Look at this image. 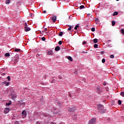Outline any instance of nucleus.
Here are the masks:
<instances>
[{
    "mask_svg": "<svg viewBox=\"0 0 124 124\" xmlns=\"http://www.w3.org/2000/svg\"><path fill=\"white\" fill-rule=\"evenodd\" d=\"M76 110V108H71L68 109V110L70 112H74Z\"/></svg>",
    "mask_w": 124,
    "mask_h": 124,
    "instance_id": "0eeeda50",
    "label": "nucleus"
},
{
    "mask_svg": "<svg viewBox=\"0 0 124 124\" xmlns=\"http://www.w3.org/2000/svg\"><path fill=\"white\" fill-rule=\"evenodd\" d=\"M15 52H20V51H21V49L19 48H15Z\"/></svg>",
    "mask_w": 124,
    "mask_h": 124,
    "instance_id": "6ab92c4d",
    "label": "nucleus"
},
{
    "mask_svg": "<svg viewBox=\"0 0 124 124\" xmlns=\"http://www.w3.org/2000/svg\"><path fill=\"white\" fill-rule=\"evenodd\" d=\"M115 24H116V22H115V21H112V26H115Z\"/></svg>",
    "mask_w": 124,
    "mask_h": 124,
    "instance_id": "bb28decb",
    "label": "nucleus"
},
{
    "mask_svg": "<svg viewBox=\"0 0 124 124\" xmlns=\"http://www.w3.org/2000/svg\"><path fill=\"white\" fill-rule=\"evenodd\" d=\"M121 33H122V34H123V35H124V29L121 30Z\"/></svg>",
    "mask_w": 124,
    "mask_h": 124,
    "instance_id": "b1692460",
    "label": "nucleus"
},
{
    "mask_svg": "<svg viewBox=\"0 0 124 124\" xmlns=\"http://www.w3.org/2000/svg\"><path fill=\"white\" fill-rule=\"evenodd\" d=\"M103 85H104V86H106V82H104V83H103Z\"/></svg>",
    "mask_w": 124,
    "mask_h": 124,
    "instance_id": "a19ab883",
    "label": "nucleus"
},
{
    "mask_svg": "<svg viewBox=\"0 0 124 124\" xmlns=\"http://www.w3.org/2000/svg\"><path fill=\"white\" fill-rule=\"evenodd\" d=\"M95 122H96L95 119L93 118L92 119L89 121V123L88 124H95Z\"/></svg>",
    "mask_w": 124,
    "mask_h": 124,
    "instance_id": "7ed1b4c3",
    "label": "nucleus"
},
{
    "mask_svg": "<svg viewBox=\"0 0 124 124\" xmlns=\"http://www.w3.org/2000/svg\"><path fill=\"white\" fill-rule=\"evenodd\" d=\"M7 79H8V81L9 82H10V81H11V79H10V76H8L7 78Z\"/></svg>",
    "mask_w": 124,
    "mask_h": 124,
    "instance_id": "7c9ffc66",
    "label": "nucleus"
},
{
    "mask_svg": "<svg viewBox=\"0 0 124 124\" xmlns=\"http://www.w3.org/2000/svg\"><path fill=\"white\" fill-rule=\"evenodd\" d=\"M25 27H28V24L27 23V22L25 23Z\"/></svg>",
    "mask_w": 124,
    "mask_h": 124,
    "instance_id": "58836bf2",
    "label": "nucleus"
},
{
    "mask_svg": "<svg viewBox=\"0 0 124 124\" xmlns=\"http://www.w3.org/2000/svg\"><path fill=\"white\" fill-rule=\"evenodd\" d=\"M11 103H12L11 101H10L9 103H7L6 104V106H9L11 105Z\"/></svg>",
    "mask_w": 124,
    "mask_h": 124,
    "instance_id": "aec40b11",
    "label": "nucleus"
},
{
    "mask_svg": "<svg viewBox=\"0 0 124 124\" xmlns=\"http://www.w3.org/2000/svg\"><path fill=\"white\" fill-rule=\"evenodd\" d=\"M100 54H101L102 55H103V54H104V52L101 51Z\"/></svg>",
    "mask_w": 124,
    "mask_h": 124,
    "instance_id": "ea45409f",
    "label": "nucleus"
},
{
    "mask_svg": "<svg viewBox=\"0 0 124 124\" xmlns=\"http://www.w3.org/2000/svg\"><path fill=\"white\" fill-rule=\"evenodd\" d=\"M47 55H48V56H52L54 55V52H53L52 50H48Z\"/></svg>",
    "mask_w": 124,
    "mask_h": 124,
    "instance_id": "423d86ee",
    "label": "nucleus"
},
{
    "mask_svg": "<svg viewBox=\"0 0 124 124\" xmlns=\"http://www.w3.org/2000/svg\"><path fill=\"white\" fill-rule=\"evenodd\" d=\"M69 28H68V31H71V29H72V28H71V26H70V25H69Z\"/></svg>",
    "mask_w": 124,
    "mask_h": 124,
    "instance_id": "2f4dec72",
    "label": "nucleus"
},
{
    "mask_svg": "<svg viewBox=\"0 0 124 124\" xmlns=\"http://www.w3.org/2000/svg\"><path fill=\"white\" fill-rule=\"evenodd\" d=\"M93 42L94 43H97L98 42V40L97 39L95 38L93 39Z\"/></svg>",
    "mask_w": 124,
    "mask_h": 124,
    "instance_id": "412c9836",
    "label": "nucleus"
},
{
    "mask_svg": "<svg viewBox=\"0 0 124 124\" xmlns=\"http://www.w3.org/2000/svg\"><path fill=\"white\" fill-rule=\"evenodd\" d=\"M118 104H119V105H122V101L119 100H118Z\"/></svg>",
    "mask_w": 124,
    "mask_h": 124,
    "instance_id": "c756f323",
    "label": "nucleus"
},
{
    "mask_svg": "<svg viewBox=\"0 0 124 124\" xmlns=\"http://www.w3.org/2000/svg\"><path fill=\"white\" fill-rule=\"evenodd\" d=\"M58 43L60 45H62V41H60Z\"/></svg>",
    "mask_w": 124,
    "mask_h": 124,
    "instance_id": "72a5a7b5",
    "label": "nucleus"
},
{
    "mask_svg": "<svg viewBox=\"0 0 124 124\" xmlns=\"http://www.w3.org/2000/svg\"><path fill=\"white\" fill-rule=\"evenodd\" d=\"M9 111H10V109L8 108H6L4 109V114H7L9 112Z\"/></svg>",
    "mask_w": 124,
    "mask_h": 124,
    "instance_id": "39448f33",
    "label": "nucleus"
},
{
    "mask_svg": "<svg viewBox=\"0 0 124 124\" xmlns=\"http://www.w3.org/2000/svg\"><path fill=\"white\" fill-rule=\"evenodd\" d=\"M69 95L70 97H72V96L71 95V94H69Z\"/></svg>",
    "mask_w": 124,
    "mask_h": 124,
    "instance_id": "a18cd8bd",
    "label": "nucleus"
},
{
    "mask_svg": "<svg viewBox=\"0 0 124 124\" xmlns=\"http://www.w3.org/2000/svg\"><path fill=\"white\" fill-rule=\"evenodd\" d=\"M98 44H95L94 45V48H98Z\"/></svg>",
    "mask_w": 124,
    "mask_h": 124,
    "instance_id": "c85d7f7f",
    "label": "nucleus"
},
{
    "mask_svg": "<svg viewBox=\"0 0 124 124\" xmlns=\"http://www.w3.org/2000/svg\"><path fill=\"white\" fill-rule=\"evenodd\" d=\"M119 13L118 12H114L113 14V16H116V15H118Z\"/></svg>",
    "mask_w": 124,
    "mask_h": 124,
    "instance_id": "a211bd4d",
    "label": "nucleus"
},
{
    "mask_svg": "<svg viewBox=\"0 0 124 124\" xmlns=\"http://www.w3.org/2000/svg\"><path fill=\"white\" fill-rule=\"evenodd\" d=\"M71 26V29L74 28V26L72 25V26Z\"/></svg>",
    "mask_w": 124,
    "mask_h": 124,
    "instance_id": "49530a36",
    "label": "nucleus"
},
{
    "mask_svg": "<svg viewBox=\"0 0 124 124\" xmlns=\"http://www.w3.org/2000/svg\"><path fill=\"white\" fill-rule=\"evenodd\" d=\"M59 79H60V80H62V77L61 76L59 77Z\"/></svg>",
    "mask_w": 124,
    "mask_h": 124,
    "instance_id": "c9c22d12",
    "label": "nucleus"
},
{
    "mask_svg": "<svg viewBox=\"0 0 124 124\" xmlns=\"http://www.w3.org/2000/svg\"><path fill=\"white\" fill-rule=\"evenodd\" d=\"M85 8V6L82 5L79 6V9H84Z\"/></svg>",
    "mask_w": 124,
    "mask_h": 124,
    "instance_id": "f3484780",
    "label": "nucleus"
},
{
    "mask_svg": "<svg viewBox=\"0 0 124 124\" xmlns=\"http://www.w3.org/2000/svg\"><path fill=\"white\" fill-rule=\"evenodd\" d=\"M37 56H38V54H37Z\"/></svg>",
    "mask_w": 124,
    "mask_h": 124,
    "instance_id": "5fc2aeb1",
    "label": "nucleus"
},
{
    "mask_svg": "<svg viewBox=\"0 0 124 124\" xmlns=\"http://www.w3.org/2000/svg\"><path fill=\"white\" fill-rule=\"evenodd\" d=\"M3 83L5 85V86H9V84H10V83L7 82V81H4Z\"/></svg>",
    "mask_w": 124,
    "mask_h": 124,
    "instance_id": "4468645a",
    "label": "nucleus"
},
{
    "mask_svg": "<svg viewBox=\"0 0 124 124\" xmlns=\"http://www.w3.org/2000/svg\"><path fill=\"white\" fill-rule=\"evenodd\" d=\"M96 91L98 93H101V91L100 90V88H99V87H97Z\"/></svg>",
    "mask_w": 124,
    "mask_h": 124,
    "instance_id": "f8f14e48",
    "label": "nucleus"
},
{
    "mask_svg": "<svg viewBox=\"0 0 124 124\" xmlns=\"http://www.w3.org/2000/svg\"><path fill=\"white\" fill-rule=\"evenodd\" d=\"M5 57H10V53H5Z\"/></svg>",
    "mask_w": 124,
    "mask_h": 124,
    "instance_id": "dca6fc26",
    "label": "nucleus"
},
{
    "mask_svg": "<svg viewBox=\"0 0 124 124\" xmlns=\"http://www.w3.org/2000/svg\"><path fill=\"white\" fill-rule=\"evenodd\" d=\"M45 31H47V28L45 29Z\"/></svg>",
    "mask_w": 124,
    "mask_h": 124,
    "instance_id": "c03bdc74",
    "label": "nucleus"
},
{
    "mask_svg": "<svg viewBox=\"0 0 124 124\" xmlns=\"http://www.w3.org/2000/svg\"><path fill=\"white\" fill-rule=\"evenodd\" d=\"M102 62H103V63H104V62H105V59H103L102 60Z\"/></svg>",
    "mask_w": 124,
    "mask_h": 124,
    "instance_id": "f704fd0d",
    "label": "nucleus"
},
{
    "mask_svg": "<svg viewBox=\"0 0 124 124\" xmlns=\"http://www.w3.org/2000/svg\"><path fill=\"white\" fill-rule=\"evenodd\" d=\"M22 105H23V106L25 107L26 105V104L25 103V102H23V104Z\"/></svg>",
    "mask_w": 124,
    "mask_h": 124,
    "instance_id": "4c0bfd02",
    "label": "nucleus"
},
{
    "mask_svg": "<svg viewBox=\"0 0 124 124\" xmlns=\"http://www.w3.org/2000/svg\"><path fill=\"white\" fill-rule=\"evenodd\" d=\"M19 61V58L16 57L14 60V63H17V62Z\"/></svg>",
    "mask_w": 124,
    "mask_h": 124,
    "instance_id": "9d476101",
    "label": "nucleus"
},
{
    "mask_svg": "<svg viewBox=\"0 0 124 124\" xmlns=\"http://www.w3.org/2000/svg\"><path fill=\"white\" fill-rule=\"evenodd\" d=\"M41 39H42V41H45V40H46V38L44 37H42Z\"/></svg>",
    "mask_w": 124,
    "mask_h": 124,
    "instance_id": "cd10ccee",
    "label": "nucleus"
},
{
    "mask_svg": "<svg viewBox=\"0 0 124 124\" xmlns=\"http://www.w3.org/2000/svg\"><path fill=\"white\" fill-rule=\"evenodd\" d=\"M83 44H86V42L85 41L83 42Z\"/></svg>",
    "mask_w": 124,
    "mask_h": 124,
    "instance_id": "de8ad7c7",
    "label": "nucleus"
},
{
    "mask_svg": "<svg viewBox=\"0 0 124 124\" xmlns=\"http://www.w3.org/2000/svg\"><path fill=\"white\" fill-rule=\"evenodd\" d=\"M120 95H121V96H123V97H124V92H122L120 93Z\"/></svg>",
    "mask_w": 124,
    "mask_h": 124,
    "instance_id": "5701e85b",
    "label": "nucleus"
},
{
    "mask_svg": "<svg viewBox=\"0 0 124 124\" xmlns=\"http://www.w3.org/2000/svg\"><path fill=\"white\" fill-rule=\"evenodd\" d=\"M21 116L23 119H25L27 117V111L23 110L21 113Z\"/></svg>",
    "mask_w": 124,
    "mask_h": 124,
    "instance_id": "f03ea898",
    "label": "nucleus"
},
{
    "mask_svg": "<svg viewBox=\"0 0 124 124\" xmlns=\"http://www.w3.org/2000/svg\"><path fill=\"white\" fill-rule=\"evenodd\" d=\"M78 28H79V24H77L76 27H75V30H76L77 31V29H78Z\"/></svg>",
    "mask_w": 124,
    "mask_h": 124,
    "instance_id": "4be33fe9",
    "label": "nucleus"
},
{
    "mask_svg": "<svg viewBox=\"0 0 124 124\" xmlns=\"http://www.w3.org/2000/svg\"><path fill=\"white\" fill-rule=\"evenodd\" d=\"M67 59L69 61H70V62H72L73 61V59H72V57H71V56L68 57Z\"/></svg>",
    "mask_w": 124,
    "mask_h": 124,
    "instance_id": "ddd939ff",
    "label": "nucleus"
},
{
    "mask_svg": "<svg viewBox=\"0 0 124 124\" xmlns=\"http://www.w3.org/2000/svg\"><path fill=\"white\" fill-rule=\"evenodd\" d=\"M97 107L98 108V110L99 111L100 113L102 114H104V113H105L106 109L104 108V106H103L102 105H97Z\"/></svg>",
    "mask_w": 124,
    "mask_h": 124,
    "instance_id": "f257e3e1",
    "label": "nucleus"
},
{
    "mask_svg": "<svg viewBox=\"0 0 124 124\" xmlns=\"http://www.w3.org/2000/svg\"><path fill=\"white\" fill-rule=\"evenodd\" d=\"M109 57L110 59H114V58L115 57V56L113 54L111 55Z\"/></svg>",
    "mask_w": 124,
    "mask_h": 124,
    "instance_id": "a878e982",
    "label": "nucleus"
},
{
    "mask_svg": "<svg viewBox=\"0 0 124 124\" xmlns=\"http://www.w3.org/2000/svg\"><path fill=\"white\" fill-rule=\"evenodd\" d=\"M91 31H95V28H92L91 29Z\"/></svg>",
    "mask_w": 124,
    "mask_h": 124,
    "instance_id": "473e14b6",
    "label": "nucleus"
},
{
    "mask_svg": "<svg viewBox=\"0 0 124 124\" xmlns=\"http://www.w3.org/2000/svg\"><path fill=\"white\" fill-rule=\"evenodd\" d=\"M43 13L44 14L46 13V11H43Z\"/></svg>",
    "mask_w": 124,
    "mask_h": 124,
    "instance_id": "79ce46f5",
    "label": "nucleus"
},
{
    "mask_svg": "<svg viewBox=\"0 0 124 124\" xmlns=\"http://www.w3.org/2000/svg\"><path fill=\"white\" fill-rule=\"evenodd\" d=\"M19 103H20V104H21V105H22L23 104V103H24V102H22V101H19Z\"/></svg>",
    "mask_w": 124,
    "mask_h": 124,
    "instance_id": "e433bc0d",
    "label": "nucleus"
},
{
    "mask_svg": "<svg viewBox=\"0 0 124 124\" xmlns=\"http://www.w3.org/2000/svg\"><path fill=\"white\" fill-rule=\"evenodd\" d=\"M75 74H77V73H75Z\"/></svg>",
    "mask_w": 124,
    "mask_h": 124,
    "instance_id": "6e6d98bb",
    "label": "nucleus"
},
{
    "mask_svg": "<svg viewBox=\"0 0 124 124\" xmlns=\"http://www.w3.org/2000/svg\"><path fill=\"white\" fill-rule=\"evenodd\" d=\"M11 97H12V98L13 99V100H14V99H15L17 97V95L15 93H11Z\"/></svg>",
    "mask_w": 124,
    "mask_h": 124,
    "instance_id": "20e7f679",
    "label": "nucleus"
},
{
    "mask_svg": "<svg viewBox=\"0 0 124 124\" xmlns=\"http://www.w3.org/2000/svg\"><path fill=\"white\" fill-rule=\"evenodd\" d=\"M31 16H32V14H30Z\"/></svg>",
    "mask_w": 124,
    "mask_h": 124,
    "instance_id": "3c124183",
    "label": "nucleus"
},
{
    "mask_svg": "<svg viewBox=\"0 0 124 124\" xmlns=\"http://www.w3.org/2000/svg\"><path fill=\"white\" fill-rule=\"evenodd\" d=\"M51 20L53 21V23H55V22H56V21L57 20V16H53L51 18Z\"/></svg>",
    "mask_w": 124,
    "mask_h": 124,
    "instance_id": "6e6552de",
    "label": "nucleus"
},
{
    "mask_svg": "<svg viewBox=\"0 0 124 124\" xmlns=\"http://www.w3.org/2000/svg\"><path fill=\"white\" fill-rule=\"evenodd\" d=\"M91 14H88L87 16H91Z\"/></svg>",
    "mask_w": 124,
    "mask_h": 124,
    "instance_id": "37998d69",
    "label": "nucleus"
},
{
    "mask_svg": "<svg viewBox=\"0 0 124 124\" xmlns=\"http://www.w3.org/2000/svg\"><path fill=\"white\" fill-rule=\"evenodd\" d=\"M16 124H18V122H16Z\"/></svg>",
    "mask_w": 124,
    "mask_h": 124,
    "instance_id": "603ef678",
    "label": "nucleus"
},
{
    "mask_svg": "<svg viewBox=\"0 0 124 124\" xmlns=\"http://www.w3.org/2000/svg\"><path fill=\"white\" fill-rule=\"evenodd\" d=\"M25 30L26 31H31V28L26 26L25 27Z\"/></svg>",
    "mask_w": 124,
    "mask_h": 124,
    "instance_id": "1a4fd4ad",
    "label": "nucleus"
},
{
    "mask_svg": "<svg viewBox=\"0 0 124 124\" xmlns=\"http://www.w3.org/2000/svg\"><path fill=\"white\" fill-rule=\"evenodd\" d=\"M50 124H55V123H54L53 122H52L50 123Z\"/></svg>",
    "mask_w": 124,
    "mask_h": 124,
    "instance_id": "8fccbe9b",
    "label": "nucleus"
},
{
    "mask_svg": "<svg viewBox=\"0 0 124 124\" xmlns=\"http://www.w3.org/2000/svg\"><path fill=\"white\" fill-rule=\"evenodd\" d=\"M117 0V1H119L120 0Z\"/></svg>",
    "mask_w": 124,
    "mask_h": 124,
    "instance_id": "864d4df0",
    "label": "nucleus"
},
{
    "mask_svg": "<svg viewBox=\"0 0 124 124\" xmlns=\"http://www.w3.org/2000/svg\"><path fill=\"white\" fill-rule=\"evenodd\" d=\"M5 3L6 4H9L10 3V0H6Z\"/></svg>",
    "mask_w": 124,
    "mask_h": 124,
    "instance_id": "2eb2a0df",
    "label": "nucleus"
},
{
    "mask_svg": "<svg viewBox=\"0 0 124 124\" xmlns=\"http://www.w3.org/2000/svg\"><path fill=\"white\" fill-rule=\"evenodd\" d=\"M63 34V33L62 32H60L59 35V36H62Z\"/></svg>",
    "mask_w": 124,
    "mask_h": 124,
    "instance_id": "393cba45",
    "label": "nucleus"
},
{
    "mask_svg": "<svg viewBox=\"0 0 124 124\" xmlns=\"http://www.w3.org/2000/svg\"><path fill=\"white\" fill-rule=\"evenodd\" d=\"M55 50L56 51H60V50H61V47H60L59 46H57L55 47Z\"/></svg>",
    "mask_w": 124,
    "mask_h": 124,
    "instance_id": "9b49d317",
    "label": "nucleus"
},
{
    "mask_svg": "<svg viewBox=\"0 0 124 124\" xmlns=\"http://www.w3.org/2000/svg\"><path fill=\"white\" fill-rule=\"evenodd\" d=\"M5 75V73L2 74V75L4 76Z\"/></svg>",
    "mask_w": 124,
    "mask_h": 124,
    "instance_id": "09e8293b",
    "label": "nucleus"
}]
</instances>
